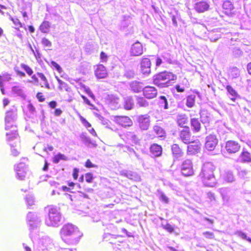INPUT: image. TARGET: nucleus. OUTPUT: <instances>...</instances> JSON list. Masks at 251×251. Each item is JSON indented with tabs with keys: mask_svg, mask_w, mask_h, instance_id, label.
I'll use <instances>...</instances> for the list:
<instances>
[{
	"mask_svg": "<svg viewBox=\"0 0 251 251\" xmlns=\"http://www.w3.org/2000/svg\"><path fill=\"white\" fill-rule=\"evenodd\" d=\"M37 75L39 76L41 79L44 82L45 87L48 89H50V85L48 81L47 77L45 76L44 74L42 73H37Z\"/></svg>",
	"mask_w": 251,
	"mask_h": 251,
	"instance_id": "49530a36",
	"label": "nucleus"
},
{
	"mask_svg": "<svg viewBox=\"0 0 251 251\" xmlns=\"http://www.w3.org/2000/svg\"><path fill=\"white\" fill-rule=\"evenodd\" d=\"M200 115L201 121L206 129L207 127L209 126L210 121L212 120L211 115L207 110L205 109L201 110Z\"/></svg>",
	"mask_w": 251,
	"mask_h": 251,
	"instance_id": "f8f14e48",
	"label": "nucleus"
},
{
	"mask_svg": "<svg viewBox=\"0 0 251 251\" xmlns=\"http://www.w3.org/2000/svg\"><path fill=\"white\" fill-rule=\"evenodd\" d=\"M223 8L227 15H230L234 9L233 5L229 0H226L223 4Z\"/></svg>",
	"mask_w": 251,
	"mask_h": 251,
	"instance_id": "a878e982",
	"label": "nucleus"
},
{
	"mask_svg": "<svg viewBox=\"0 0 251 251\" xmlns=\"http://www.w3.org/2000/svg\"><path fill=\"white\" fill-rule=\"evenodd\" d=\"M85 181L88 183H92L94 176L92 173H87L84 175Z\"/></svg>",
	"mask_w": 251,
	"mask_h": 251,
	"instance_id": "5fc2aeb1",
	"label": "nucleus"
},
{
	"mask_svg": "<svg viewBox=\"0 0 251 251\" xmlns=\"http://www.w3.org/2000/svg\"><path fill=\"white\" fill-rule=\"evenodd\" d=\"M59 233L61 239L68 244L77 243L83 236V233L79 228L70 223L64 225Z\"/></svg>",
	"mask_w": 251,
	"mask_h": 251,
	"instance_id": "f257e3e1",
	"label": "nucleus"
},
{
	"mask_svg": "<svg viewBox=\"0 0 251 251\" xmlns=\"http://www.w3.org/2000/svg\"><path fill=\"white\" fill-rule=\"evenodd\" d=\"M153 130L159 137L164 136L165 133L164 129L158 126H153Z\"/></svg>",
	"mask_w": 251,
	"mask_h": 251,
	"instance_id": "a18cd8bd",
	"label": "nucleus"
},
{
	"mask_svg": "<svg viewBox=\"0 0 251 251\" xmlns=\"http://www.w3.org/2000/svg\"><path fill=\"white\" fill-rule=\"evenodd\" d=\"M226 89L228 93L232 96L234 97H239L237 92L230 85L226 87Z\"/></svg>",
	"mask_w": 251,
	"mask_h": 251,
	"instance_id": "3c124183",
	"label": "nucleus"
},
{
	"mask_svg": "<svg viewBox=\"0 0 251 251\" xmlns=\"http://www.w3.org/2000/svg\"><path fill=\"white\" fill-rule=\"evenodd\" d=\"M17 109H10L6 112L5 120L6 123H9L10 122L14 120V118L16 116Z\"/></svg>",
	"mask_w": 251,
	"mask_h": 251,
	"instance_id": "c85d7f7f",
	"label": "nucleus"
},
{
	"mask_svg": "<svg viewBox=\"0 0 251 251\" xmlns=\"http://www.w3.org/2000/svg\"><path fill=\"white\" fill-rule=\"evenodd\" d=\"M158 104L160 107H163L164 109H168L169 108L168 100L164 96L159 97Z\"/></svg>",
	"mask_w": 251,
	"mask_h": 251,
	"instance_id": "c9c22d12",
	"label": "nucleus"
},
{
	"mask_svg": "<svg viewBox=\"0 0 251 251\" xmlns=\"http://www.w3.org/2000/svg\"><path fill=\"white\" fill-rule=\"evenodd\" d=\"M218 30L219 29L217 28L214 29L209 33L208 37L211 42H215L221 38V35Z\"/></svg>",
	"mask_w": 251,
	"mask_h": 251,
	"instance_id": "cd10ccee",
	"label": "nucleus"
},
{
	"mask_svg": "<svg viewBox=\"0 0 251 251\" xmlns=\"http://www.w3.org/2000/svg\"><path fill=\"white\" fill-rule=\"evenodd\" d=\"M223 179L227 182L231 183L235 180L233 173L230 171H226L222 175Z\"/></svg>",
	"mask_w": 251,
	"mask_h": 251,
	"instance_id": "7c9ffc66",
	"label": "nucleus"
},
{
	"mask_svg": "<svg viewBox=\"0 0 251 251\" xmlns=\"http://www.w3.org/2000/svg\"><path fill=\"white\" fill-rule=\"evenodd\" d=\"M196 97L194 94L189 95L186 97V105L188 107L191 108L194 106Z\"/></svg>",
	"mask_w": 251,
	"mask_h": 251,
	"instance_id": "e433bc0d",
	"label": "nucleus"
},
{
	"mask_svg": "<svg viewBox=\"0 0 251 251\" xmlns=\"http://www.w3.org/2000/svg\"><path fill=\"white\" fill-rule=\"evenodd\" d=\"M125 148L126 149V150H125L124 151H128V152H129V153L130 154L133 153V154H134L135 155V156L137 158H138L139 156H138V154L136 153V152L133 149H132V148H130L129 147H128V146L125 147Z\"/></svg>",
	"mask_w": 251,
	"mask_h": 251,
	"instance_id": "774afa93",
	"label": "nucleus"
},
{
	"mask_svg": "<svg viewBox=\"0 0 251 251\" xmlns=\"http://www.w3.org/2000/svg\"><path fill=\"white\" fill-rule=\"evenodd\" d=\"M180 138L182 141L185 144H188L190 142L191 134L188 127L184 128L180 132Z\"/></svg>",
	"mask_w": 251,
	"mask_h": 251,
	"instance_id": "a211bd4d",
	"label": "nucleus"
},
{
	"mask_svg": "<svg viewBox=\"0 0 251 251\" xmlns=\"http://www.w3.org/2000/svg\"><path fill=\"white\" fill-rule=\"evenodd\" d=\"M137 104L140 107H147L149 106V102L143 97H137Z\"/></svg>",
	"mask_w": 251,
	"mask_h": 251,
	"instance_id": "ea45409f",
	"label": "nucleus"
},
{
	"mask_svg": "<svg viewBox=\"0 0 251 251\" xmlns=\"http://www.w3.org/2000/svg\"><path fill=\"white\" fill-rule=\"evenodd\" d=\"M85 167L87 168H96L97 166L92 163L90 159H87L85 163Z\"/></svg>",
	"mask_w": 251,
	"mask_h": 251,
	"instance_id": "052dcab7",
	"label": "nucleus"
},
{
	"mask_svg": "<svg viewBox=\"0 0 251 251\" xmlns=\"http://www.w3.org/2000/svg\"><path fill=\"white\" fill-rule=\"evenodd\" d=\"M120 175L134 181H140L141 177L137 173L130 170H124L120 171Z\"/></svg>",
	"mask_w": 251,
	"mask_h": 251,
	"instance_id": "4468645a",
	"label": "nucleus"
},
{
	"mask_svg": "<svg viewBox=\"0 0 251 251\" xmlns=\"http://www.w3.org/2000/svg\"><path fill=\"white\" fill-rule=\"evenodd\" d=\"M51 25L49 22L44 21L39 26V29L41 32L48 33L50 31Z\"/></svg>",
	"mask_w": 251,
	"mask_h": 251,
	"instance_id": "f704fd0d",
	"label": "nucleus"
},
{
	"mask_svg": "<svg viewBox=\"0 0 251 251\" xmlns=\"http://www.w3.org/2000/svg\"><path fill=\"white\" fill-rule=\"evenodd\" d=\"M111 119L123 126H129L132 125L131 120L127 116H112Z\"/></svg>",
	"mask_w": 251,
	"mask_h": 251,
	"instance_id": "1a4fd4ad",
	"label": "nucleus"
},
{
	"mask_svg": "<svg viewBox=\"0 0 251 251\" xmlns=\"http://www.w3.org/2000/svg\"><path fill=\"white\" fill-rule=\"evenodd\" d=\"M218 143V139L215 134H210L205 138V148L209 151H213Z\"/></svg>",
	"mask_w": 251,
	"mask_h": 251,
	"instance_id": "423d86ee",
	"label": "nucleus"
},
{
	"mask_svg": "<svg viewBox=\"0 0 251 251\" xmlns=\"http://www.w3.org/2000/svg\"><path fill=\"white\" fill-rule=\"evenodd\" d=\"M142 45L139 42L134 43L131 48L130 53L133 56H139L143 53Z\"/></svg>",
	"mask_w": 251,
	"mask_h": 251,
	"instance_id": "f3484780",
	"label": "nucleus"
},
{
	"mask_svg": "<svg viewBox=\"0 0 251 251\" xmlns=\"http://www.w3.org/2000/svg\"><path fill=\"white\" fill-rule=\"evenodd\" d=\"M57 81L59 84L58 88L60 90H65L70 93V94H67V96L65 95V97L66 98V100L68 102H71L74 100V94L71 91L70 87L68 86V84L65 82L62 81L59 78H57Z\"/></svg>",
	"mask_w": 251,
	"mask_h": 251,
	"instance_id": "9d476101",
	"label": "nucleus"
},
{
	"mask_svg": "<svg viewBox=\"0 0 251 251\" xmlns=\"http://www.w3.org/2000/svg\"><path fill=\"white\" fill-rule=\"evenodd\" d=\"M232 53L236 57L240 56L242 54V51L238 47H234L232 49Z\"/></svg>",
	"mask_w": 251,
	"mask_h": 251,
	"instance_id": "6e6d98bb",
	"label": "nucleus"
},
{
	"mask_svg": "<svg viewBox=\"0 0 251 251\" xmlns=\"http://www.w3.org/2000/svg\"><path fill=\"white\" fill-rule=\"evenodd\" d=\"M6 135L8 137V140H11L13 139L17 138L18 137V134L16 129H15L13 132H9L6 133Z\"/></svg>",
	"mask_w": 251,
	"mask_h": 251,
	"instance_id": "864d4df0",
	"label": "nucleus"
},
{
	"mask_svg": "<svg viewBox=\"0 0 251 251\" xmlns=\"http://www.w3.org/2000/svg\"><path fill=\"white\" fill-rule=\"evenodd\" d=\"M187 146V152L189 154H195L200 152L201 144L199 141L189 142Z\"/></svg>",
	"mask_w": 251,
	"mask_h": 251,
	"instance_id": "dca6fc26",
	"label": "nucleus"
},
{
	"mask_svg": "<svg viewBox=\"0 0 251 251\" xmlns=\"http://www.w3.org/2000/svg\"><path fill=\"white\" fill-rule=\"evenodd\" d=\"M220 193L224 201L227 202L229 200V196L228 195L229 190L226 188H222L220 189Z\"/></svg>",
	"mask_w": 251,
	"mask_h": 251,
	"instance_id": "4c0bfd02",
	"label": "nucleus"
},
{
	"mask_svg": "<svg viewBox=\"0 0 251 251\" xmlns=\"http://www.w3.org/2000/svg\"><path fill=\"white\" fill-rule=\"evenodd\" d=\"M96 76L99 78L105 77L107 75V71L104 66L102 65H99L97 67V69L95 71Z\"/></svg>",
	"mask_w": 251,
	"mask_h": 251,
	"instance_id": "5701e85b",
	"label": "nucleus"
},
{
	"mask_svg": "<svg viewBox=\"0 0 251 251\" xmlns=\"http://www.w3.org/2000/svg\"><path fill=\"white\" fill-rule=\"evenodd\" d=\"M79 118L83 126L87 128L91 126V125L81 115H79Z\"/></svg>",
	"mask_w": 251,
	"mask_h": 251,
	"instance_id": "4d7b16f0",
	"label": "nucleus"
},
{
	"mask_svg": "<svg viewBox=\"0 0 251 251\" xmlns=\"http://www.w3.org/2000/svg\"><path fill=\"white\" fill-rule=\"evenodd\" d=\"M10 20L12 21L13 23L18 27V28L22 27V24L20 20L17 18H10Z\"/></svg>",
	"mask_w": 251,
	"mask_h": 251,
	"instance_id": "13d9d810",
	"label": "nucleus"
},
{
	"mask_svg": "<svg viewBox=\"0 0 251 251\" xmlns=\"http://www.w3.org/2000/svg\"><path fill=\"white\" fill-rule=\"evenodd\" d=\"M157 196L159 198V200L165 203H168L169 202V199L166 196V195L161 191L157 190Z\"/></svg>",
	"mask_w": 251,
	"mask_h": 251,
	"instance_id": "79ce46f5",
	"label": "nucleus"
},
{
	"mask_svg": "<svg viewBox=\"0 0 251 251\" xmlns=\"http://www.w3.org/2000/svg\"><path fill=\"white\" fill-rule=\"evenodd\" d=\"M121 100L119 97L115 95H111V109H117L121 107Z\"/></svg>",
	"mask_w": 251,
	"mask_h": 251,
	"instance_id": "b1692460",
	"label": "nucleus"
},
{
	"mask_svg": "<svg viewBox=\"0 0 251 251\" xmlns=\"http://www.w3.org/2000/svg\"><path fill=\"white\" fill-rule=\"evenodd\" d=\"M129 87L132 92L136 93L143 91L144 88L142 86V83L137 81H132L130 82Z\"/></svg>",
	"mask_w": 251,
	"mask_h": 251,
	"instance_id": "4be33fe9",
	"label": "nucleus"
},
{
	"mask_svg": "<svg viewBox=\"0 0 251 251\" xmlns=\"http://www.w3.org/2000/svg\"><path fill=\"white\" fill-rule=\"evenodd\" d=\"M241 149V145L238 142L234 140H228L225 143V149L229 154L238 152Z\"/></svg>",
	"mask_w": 251,
	"mask_h": 251,
	"instance_id": "39448f33",
	"label": "nucleus"
},
{
	"mask_svg": "<svg viewBox=\"0 0 251 251\" xmlns=\"http://www.w3.org/2000/svg\"><path fill=\"white\" fill-rule=\"evenodd\" d=\"M215 167L211 162L204 163L199 174V177L206 186L213 187L215 185L216 179L213 172Z\"/></svg>",
	"mask_w": 251,
	"mask_h": 251,
	"instance_id": "f03ea898",
	"label": "nucleus"
},
{
	"mask_svg": "<svg viewBox=\"0 0 251 251\" xmlns=\"http://www.w3.org/2000/svg\"><path fill=\"white\" fill-rule=\"evenodd\" d=\"M137 121L141 130L148 129L150 125V116L147 114L139 115L137 117Z\"/></svg>",
	"mask_w": 251,
	"mask_h": 251,
	"instance_id": "6e6552de",
	"label": "nucleus"
},
{
	"mask_svg": "<svg viewBox=\"0 0 251 251\" xmlns=\"http://www.w3.org/2000/svg\"><path fill=\"white\" fill-rule=\"evenodd\" d=\"M240 75V72L237 68H233L231 71V75L233 78H236Z\"/></svg>",
	"mask_w": 251,
	"mask_h": 251,
	"instance_id": "bf43d9fd",
	"label": "nucleus"
},
{
	"mask_svg": "<svg viewBox=\"0 0 251 251\" xmlns=\"http://www.w3.org/2000/svg\"><path fill=\"white\" fill-rule=\"evenodd\" d=\"M144 96L148 99H151L156 97L157 90L153 86H147L143 89Z\"/></svg>",
	"mask_w": 251,
	"mask_h": 251,
	"instance_id": "ddd939ff",
	"label": "nucleus"
},
{
	"mask_svg": "<svg viewBox=\"0 0 251 251\" xmlns=\"http://www.w3.org/2000/svg\"><path fill=\"white\" fill-rule=\"evenodd\" d=\"M209 7V5L207 2L204 1H201L195 3L194 8L198 12L202 13L207 10Z\"/></svg>",
	"mask_w": 251,
	"mask_h": 251,
	"instance_id": "aec40b11",
	"label": "nucleus"
},
{
	"mask_svg": "<svg viewBox=\"0 0 251 251\" xmlns=\"http://www.w3.org/2000/svg\"><path fill=\"white\" fill-rule=\"evenodd\" d=\"M36 96L39 102H43L45 100V96L42 92H38Z\"/></svg>",
	"mask_w": 251,
	"mask_h": 251,
	"instance_id": "69168bd1",
	"label": "nucleus"
},
{
	"mask_svg": "<svg viewBox=\"0 0 251 251\" xmlns=\"http://www.w3.org/2000/svg\"><path fill=\"white\" fill-rule=\"evenodd\" d=\"M61 219L62 216L58 210L55 208H50L46 223L49 226H59Z\"/></svg>",
	"mask_w": 251,
	"mask_h": 251,
	"instance_id": "20e7f679",
	"label": "nucleus"
},
{
	"mask_svg": "<svg viewBox=\"0 0 251 251\" xmlns=\"http://www.w3.org/2000/svg\"><path fill=\"white\" fill-rule=\"evenodd\" d=\"M50 66H51V67H53V68L56 69V70L57 71V72L59 74H61L63 72V70H62V68L56 62H55L54 61H50Z\"/></svg>",
	"mask_w": 251,
	"mask_h": 251,
	"instance_id": "603ef678",
	"label": "nucleus"
},
{
	"mask_svg": "<svg viewBox=\"0 0 251 251\" xmlns=\"http://www.w3.org/2000/svg\"><path fill=\"white\" fill-rule=\"evenodd\" d=\"M75 185V183L72 181H69L68 182V187L66 186H63L61 187V189L64 192H69L70 193H73L72 190L74 188Z\"/></svg>",
	"mask_w": 251,
	"mask_h": 251,
	"instance_id": "a19ab883",
	"label": "nucleus"
},
{
	"mask_svg": "<svg viewBox=\"0 0 251 251\" xmlns=\"http://www.w3.org/2000/svg\"><path fill=\"white\" fill-rule=\"evenodd\" d=\"M25 200L28 206H31L34 204V201L33 198L30 196L26 197Z\"/></svg>",
	"mask_w": 251,
	"mask_h": 251,
	"instance_id": "680f3d73",
	"label": "nucleus"
},
{
	"mask_svg": "<svg viewBox=\"0 0 251 251\" xmlns=\"http://www.w3.org/2000/svg\"><path fill=\"white\" fill-rule=\"evenodd\" d=\"M151 151L155 156H159L162 153V148L157 144H153L151 147Z\"/></svg>",
	"mask_w": 251,
	"mask_h": 251,
	"instance_id": "2f4dec72",
	"label": "nucleus"
},
{
	"mask_svg": "<svg viewBox=\"0 0 251 251\" xmlns=\"http://www.w3.org/2000/svg\"><path fill=\"white\" fill-rule=\"evenodd\" d=\"M67 157L64 154L61 153H58L55 155L52 160V161L54 163H58L60 160H66Z\"/></svg>",
	"mask_w": 251,
	"mask_h": 251,
	"instance_id": "c03bdc74",
	"label": "nucleus"
},
{
	"mask_svg": "<svg viewBox=\"0 0 251 251\" xmlns=\"http://www.w3.org/2000/svg\"><path fill=\"white\" fill-rule=\"evenodd\" d=\"M161 57L165 62L169 64H172L173 63V56L169 52H163L161 55Z\"/></svg>",
	"mask_w": 251,
	"mask_h": 251,
	"instance_id": "58836bf2",
	"label": "nucleus"
},
{
	"mask_svg": "<svg viewBox=\"0 0 251 251\" xmlns=\"http://www.w3.org/2000/svg\"><path fill=\"white\" fill-rule=\"evenodd\" d=\"M176 79V76L172 73L163 71L154 75L152 77L153 83L160 88L168 87L172 83V81Z\"/></svg>",
	"mask_w": 251,
	"mask_h": 251,
	"instance_id": "7ed1b4c3",
	"label": "nucleus"
},
{
	"mask_svg": "<svg viewBox=\"0 0 251 251\" xmlns=\"http://www.w3.org/2000/svg\"><path fill=\"white\" fill-rule=\"evenodd\" d=\"M27 166L23 163H20L16 167V171L18 179L24 180L25 179L27 171Z\"/></svg>",
	"mask_w": 251,
	"mask_h": 251,
	"instance_id": "9b49d317",
	"label": "nucleus"
},
{
	"mask_svg": "<svg viewBox=\"0 0 251 251\" xmlns=\"http://www.w3.org/2000/svg\"><path fill=\"white\" fill-rule=\"evenodd\" d=\"M191 125L193 130L196 132H199L201 130V125L198 119L192 118L191 119Z\"/></svg>",
	"mask_w": 251,
	"mask_h": 251,
	"instance_id": "72a5a7b5",
	"label": "nucleus"
},
{
	"mask_svg": "<svg viewBox=\"0 0 251 251\" xmlns=\"http://www.w3.org/2000/svg\"><path fill=\"white\" fill-rule=\"evenodd\" d=\"M235 234L243 239L246 240L251 243V238L248 237L247 234L241 231H237L235 233Z\"/></svg>",
	"mask_w": 251,
	"mask_h": 251,
	"instance_id": "09e8293b",
	"label": "nucleus"
},
{
	"mask_svg": "<svg viewBox=\"0 0 251 251\" xmlns=\"http://www.w3.org/2000/svg\"><path fill=\"white\" fill-rule=\"evenodd\" d=\"M181 173L185 176H191L194 175L192 162L190 159L184 160L181 165Z\"/></svg>",
	"mask_w": 251,
	"mask_h": 251,
	"instance_id": "0eeeda50",
	"label": "nucleus"
},
{
	"mask_svg": "<svg viewBox=\"0 0 251 251\" xmlns=\"http://www.w3.org/2000/svg\"><path fill=\"white\" fill-rule=\"evenodd\" d=\"M134 105V100L131 97L124 98L123 106L125 109L127 110H131L133 108Z\"/></svg>",
	"mask_w": 251,
	"mask_h": 251,
	"instance_id": "393cba45",
	"label": "nucleus"
},
{
	"mask_svg": "<svg viewBox=\"0 0 251 251\" xmlns=\"http://www.w3.org/2000/svg\"><path fill=\"white\" fill-rule=\"evenodd\" d=\"M161 226L165 230L168 231L170 233H173L174 232V227L173 226L168 223L165 221V223L163 222L161 224Z\"/></svg>",
	"mask_w": 251,
	"mask_h": 251,
	"instance_id": "37998d69",
	"label": "nucleus"
},
{
	"mask_svg": "<svg viewBox=\"0 0 251 251\" xmlns=\"http://www.w3.org/2000/svg\"><path fill=\"white\" fill-rule=\"evenodd\" d=\"M14 71L16 73L17 75H19L20 77H25V74L20 71L19 69V68L17 66H15L14 67Z\"/></svg>",
	"mask_w": 251,
	"mask_h": 251,
	"instance_id": "e2e57ef3",
	"label": "nucleus"
},
{
	"mask_svg": "<svg viewBox=\"0 0 251 251\" xmlns=\"http://www.w3.org/2000/svg\"><path fill=\"white\" fill-rule=\"evenodd\" d=\"M151 62L148 58H144L140 63L141 73L144 75H148L151 73Z\"/></svg>",
	"mask_w": 251,
	"mask_h": 251,
	"instance_id": "2eb2a0df",
	"label": "nucleus"
},
{
	"mask_svg": "<svg viewBox=\"0 0 251 251\" xmlns=\"http://www.w3.org/2000/svg\"><path fill=\"white\" fill-rule=\"evenodd\" d=\"M21 67L25 71L26 73L29 75L31 76L32 82L38 83L39 82L38 78L35 75H33V71L31 68L28 65L22 63L21 64Z\"/></svg>",
	"mask_w": 251,
	"mask_h": 251,
	"instance_id": "6ab92c4d",
	"label": "nucleus"
},
{
	"mask_svg": "<svg viewBox=\"0 0 251 251\" xmlns=\"http://www.w3.org/2000/svg\"><path fill=\"white\" fill-rule=\"evenodd\" d=\"M126 137L129 144H137L138 143V139L136 135L133 132H128L126 133Z\"/></svg>",
	"mask_w": 251,
	"mask_h": 251,
	"instance_id": "c756f323",
	"label": "nucleus"
},
{
	"mask_svg": "<svg viewBox=\"0 0 251 251\" xmlns=\"http://www.w3.org/2000/svg\"><path fill=\"white\" fill-rule=\"evenodd\" d=\"M135 75V72L133 70L126 69L124 74V76L127 78L131 79L134 77Z\"/></svg>",
	"mask_w": 251,
	"mask_h": 251,
	"instance_id": "8fccbe9b",
	"label": "nucleus"
},
{
	"mask_svg": "<svg viewBox=\"0 0 251 251\" xmlns=\"http://www.w3.org/2000/svg\"><path fill=\"white\" fill-rule=\"evenodd\" d=\"M172 151L174 156L178 159L183 156V153L177 144H173L172 146Z\"/></svg>",
	"mask_w": 251,
	"mask_h": 251,
	"instance_id": "bb28decb",
	"label": "nucleus"
},
{
	"mask_svg": "<svg viewBox=\"0 0 251 251\" xmlns=\"http://www.w3.org/2000/svg\"><path fill=\"white\" fill-rule=\"evenodd\" d=\"M78 173H79V169H77L76 168H75L73 169L72 176H73V177L74 179L76 180L78 178Z\"/></svg>",
	"mask_w": 251,
	"mask_h": 251,
	"instance_id": "338daca9",
	"label": "nucleus"
},
{
	"mask_svg": "<svg viewBox=\"0 0 251 251\" xmlns=\"http://www.w3.org/2000/svg\"><path fill=\"white\" fill-rule=\"evenodd\" d=\"M177 122L178 126L181 127H183V128L184 127H187L185 126V125L188 122V118L187 116L185 114L178 115L177 117Z\"/></svg>",
	"mask_w": 251,
	"mask_h": 251,
	"instance_id": "473e14b6",
	"label": "nucleus"
},
{
	"mask_svg": "<svg viewBox=\"0 0 251 251\" xmlns=\"http://www.w3.org/2000/svg\"><path fill=\"white\" fill-rule=\"evenodd\" d=\"M1 76V79L3 81H8L11 79V75L8 73H4L0 75Z\"/></svg>",
	"mask_w": 251,
	"mask_h": 251,
	"instance_id": "0e129e2a",
	"label": "nucleus"
},
{
	"mask_svg": "<svg viewBox=\"0 0 251 251\" xmlns=\"http://www.w3.org/2000/svg\"><path fill=\"white\" fill-rule=\"evenodd\" d=\"M41 44L44 47L47 48L48 50H50V48L52 46L51 42L46 37H44L42 39Z\"/></svg>",
	"mask_w": 251,
	"mask_h": 251,
	"instance_id": "de8ad7c7",
	"label": "nucleus"
},
{
	"mask_svg": "<svg viewBox=\"0 0 251 251\" xmlns=\"http://www.w3.org/2000/svg\"><path fill=\"white\" fill-rule=\"evenodd\" d=\"M241 162L244 163H251V154L245 148H243L239 155Z\"/></svg>",
	"mask_w": 251,
	"mask_h": 251,
	"instance_id": "412c9836",
	"label": "nucleus"
}]
</instances>
